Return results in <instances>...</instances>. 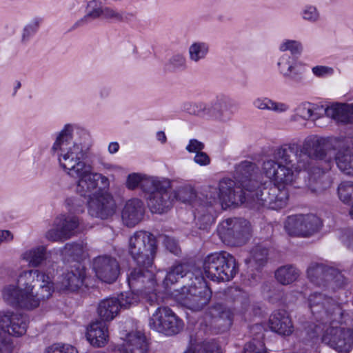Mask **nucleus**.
Instances as JSON below:
<instances>
[{
    "instance_id": "nucleus-1",
    "label": "nucleus",
    "mask_w": 353,
    "mask_h": 353,
    "mask_svg": "<svg viewBox=\"0 0 353 353\" xmlns=\"http://www.w3.org/2000/svg\"><path fill=\"white\" fill-rule=\"evenodd\" d=\"M243 189L236 187L235 182L227 178L219 181L218 188L211 185L205 187L197 201L195 219L204 225H209L213 223L215 212L220 207L226 209L243 203H247L252 208L259 209L262 207L257 203L254 189Z\"/></svg>"
},
{
    "instance_id": "nucleus-2",
    "label": "nucleus",
    "mask_w": 353,
    "mask_h": 353,
    "mask_svg": "<svg viewBox=\"0 0 353 353\" xmlns=\"http://www.w3.org/2000/svg\"><path fill=\"white\" fill-rule=\"evenodd\" d=\"M53 291L54 284L48 274L39 270H30L20 273L17 285H6L2 297L12 307L32 310L48 299Z\"/></svg>"
},
{
    "instance_id": "nucleus-3",
    "label": "nucleus",
    "mask_w": 353,
    "mask_h": 353,
    "mask_svg": "<svg viewBox=\"0 0 353 353\" xmlns=\"http://www.w3.org/2000/svg\"><path fill=\"white\" fill-rule=\"evenodd\" d=\"M263 171L268 178L274 181V185L270 188L259 187L254 189L257 203L262 207L272 210L284 208L289 198L286 187L296 181L299 172L305 175V171H298L297 168L293 170L288 166L271 160L263 163Z\"/></svg>"
},
{
    "instance_id": "nucleus-4",
    "label": "nucleus",
    "mask_w": 353,
    "mask_h": 353,
    "mask_svg": "<svg viewBox=\"0 0 353 353\" xmlns=\"http://www.w3.org/2000/svg\"><path fill=\"white\" fill-rule=\"evenodd\" d=\"M151 267L137 265L130 268L127 274V281L131 290L135 291L151 305L158 303L160 299L161 287L157 283V275H154Z\"/></svg>"
},
{
    "instance_id": "nucleus-5",
    "label": "nucleus",
    "mask_w": 353,
    "mask_h": 353,
    "mask_svg": "<svg viewBox=\"0 0 353 353\" xmlns=\"http://www.w3.org/2000/svg\"><path fill=\"white\" fill-rule=\"evenodd\" d=\"M204 275L214 281H229L239 272L236 259L231 254L221 251L208 255L203 261Z\"/></svg>"
},
{
    "instance_id": "nucleus-6",
    "label": "nucleus",
    "mask_w": 353,
    "mask_h": 353,
    "mask_svg": "<svg viewBox=\"0 0 353 353\" xmlns=\"http://www.w3.org/2000/svg\"><path fill=\"white\" fill-rule=\"evenodd\" d=\"M28 325V319L21 314L10 311L0 312V353H12L14 344L12 340L6 336L19 337L26 334Z\"/></svg>"
},
{
    "instance_id": "nucleus-7",
    "label": "nucleus",
    "mask_w": 353,
    "mask_h": 353,
    "mask_svg": "<svg viewBox=\"0 0 353 353\" xmlns=\"http://www.w3.org/2000/svg\"><path fill=\"white\" fill-rule=\"evenodd\" d=\"M174 294L176 300L187 308L199 311L210 301L212 292L203 276H195L190 285L183 286Z\"/></svg>"
},
{
    "instance_id": "nucleus-8",
    "label": "nucleus",
    "mask_w": 353,
    "mask_h": 353,
    "mask_svg": "<svg viewBox=\"0 0 353 353\" xmlns=\"http://www.w3.org/2000/svg\"><path fill=\"white\" fill-rule=\"evenodd\" d=\"M157 252V241L148 232L137 231L129 239L128 253L137 265L152 267Z\"/></svg>"
},
{
    "instance_id": "nucleus-9",
    "label": "nucleus",
    "mask_w": 353,
    "mask_h": 353,
    "mask_svg": "<svg viewBox=\"0 0 353 353\" xmlns=\"http://www.w3.org/2000/svg\"><path fill=\"white\" fill-rule=\"evenodd\" d=\"M308 305L317 320L340 323L343 319V310L338 301L319 292H313L308 297Z\"/></svg>"
},
{
    "instance_id": "nucleus-10",
    "label": "nucleus",
    "mask_w": 353,
    "mask_h": 353,
    "mask_svg": "<svg viewBox=\"0 0 353 353\" xmlns=\"http://www.w3.org/2000/svg\"><path fill=\"white\" fill-rule=\"evenodd\" d=\"M170 187L171 181L169 179L157 177L154 184L147 190L148 205L152 213L162 214L172 207L173 199L168 191Z\"/></svg>"
},
{
    "instance_id": "nucleus-11",
    "label": "nucleus",
    "mask_w": 353,
    "mask_h": 353,
    "mask_svg": "<svg viewBox=\"0 0 353 353\" xmlns=\"http://www.w3.org/2000/svg\"><path fill=\"white\" fill-rule=\"evenodd\" d=\"M151 329L166 336H172L183 328V322L168 307H159L149 319Z\"/></svg>"
},
{
    "instance_id": "nucleus-12",
    "label": "nucleus",
    "mask_w": 353,
    "mask_h": 353,
    "mask_svg": "<svg viewBox=\"0 0 353 353\" xmlns=\"http://www.w3.org/2000/svg\"><path fill=\"white\" fill-rule=\"evenodd\" d=\"M307 275L314 284L332 290L345 284V278L339 270L323 263H311L307 268Z\"/></svg>"
},
{
    "instance_id": "nucleus-13",
    "label": "nucleus",
    "mask_w": 353,
    "mask_h": 353,
    "mask_svg": "<svg viewBox=\"0 0 353 353\" xmlns=\"http://www.w3.org/2000/svg\"><path fill=\"white\" fill-rule=\"evenodd\" d=\"M345 321V313L343 319L339 323ZM330 326L325 330L322 341L328 344L331 347L339 352L347 353L353 347V331L351 329H346L337 326L338 322L330 321L327 322Z\"/></svg>"
},
{
    "instance_id": "nucleus-14",
    "label": "nucleus",
    "mask_w": 353,
    "mask_h": 353,
    "mask_svg": "<svg viewBox=\"0 0 353 353\" xmlns=\"http://www.w3.org/2000/svg\"><path fill=\"white\" fill-rule=\"evenodd\" d=\"M321 227L320 219L314 214L290 216L284 228L290 236L307 237L317 232Z\"/></svg>"
},
{
    "instance_id": "nucleus-15",
    "label": "nucleus",
    "mask_w": 353,
    "mask_h": 353,
    "mask_svg": "<svg viewBox=\"0 0 353 353\" xmlns=\"http://www.w3.org/2000/svg\"><path fill=\"white\" fill-rule=\"evenodd\" d=\"M217 232L223 241L228 243H241L244 242L250 234V225L243 219L228 218L219 224Z\"/></svg>"
},
{
    "instance_id": "nucleus-16",
    "label": "nucleus",
    "mask_w": 353,
    "mask_h": 353,
    "mask_svg": "<svg viewBox=\"0 0 353 353\" xmlns=\"http://www.w3.org/2000/svg\"><path fill=\"white\" fill-rule=\"evenodd\" d=\"M117 205L108 189L97 190L88 199V214L95 218L107 219L116 212Z\"/></svg>"
},
{
    "instance_id": "nucleus-17",
    "label": "nucleus",
    "mask_w": 353,
    "mask_h": 353,
    "mask_svg": "<svg viewBox=\"0 0 353 353\" xmlns=\"http://www.w3.org/2000/svg\"><path fill=\"white\" fill-rule=\"evenodd\" d=\"M76 177L79 178L77 191L83 196L89 197L94 192L108 189L110 186L109 179L101 174L92 172L88 165Z\"/></svg>"
},
{
    "instance_id": "nucleus-18",
    "label": "nucleus",
    "mask_w": 353,
    "mask_h": 353,
    "mask_svg": "<svg viewBox=\"0 0 353 353\" xmlns=\"http://www.w3.org/2000/svg\"><path fill=\"white\" fill-rule=\"evenodd\" d=\"M79 225L77 216L71 214H61L55 219L54 228L49 230L46 234V237L52 241H65L76 234Z\"/></svg>"
},
{
    "instance_id": "nucleus-19",
    "label": "nucleus",
    "mask_w": 353,
    "mask_h": 353,
    "mask_svg": "<svg viewBox=\"0 0 353 353\" xmlns=\"http://www.w3.org/2000/svg\"><path fill=\"white\" fill-rule=\"evenodd\" d=\"M318 138L305 139L302 145L296 142H290L279 146L266 145L263 148V154H314L317 153Z\"/></svg>"
},
{
    "instance_id": "nucleus-20",
    "label": "nucleus",
    "mask_w": 353,
    "mask_h": 353,
    "mask_svg": "<svg viewBox=\"0 0 353 353\" xmlns=\"http://www.w3.org/2000/svg\"><path fill=\"white\" fill-rule=\"evenodd\" d=\"M92 269L99 279L108 283L115 281L120 273V266L117 259L108 255L94 258Z\"/></svg>"
},
{
    "instance_id": "nucleus-21",
    "label": "nucleus",
    "mask_w": 353,
    "mask_h": 353,
    "mask_svg": "<svg viewBox=\"0 0 353 353\" xmlns=\"http://www.w3.org/2000/svg\"><path fill=\"white\" fill-rule=\"evenodd\" d=\"M73 127L67 124L63 129L58 134L54 143L52 151L58 154H85L88 152V147H80L79 144L72 141Z\"/></svg>"
},
{
    "instance_id": "nucleus-22",
    "label": "nucleus",
    "mask_w": 353,
    "mask_h": 353,
    "mask_svg": "<svg viewBox=\"0 0 353 353\" xmlns=\"http://www.w3.org/2000/svg\"><path fill=\"white\" fill-rule=\"evenodd\" d=\"M85 277V268L77 263L62 274L58 281V288L60 290H77L83 285Z\"/></svg>"
},
{
    "instance_id": "nucleus-23",
    "label": "nucleus",
    "mask_w": 353,
    "mask_h": 353,
    "mask_svg": "<svg viewBox=\"0 0 353 353\" xmlns=\"http://www.w3.org/2000/svg\"><path fill=\"white\" fill-rule=\"evenodd\" d=\"M120 353H147L148 344L143 333L136 331L128 333L123 343L117 347Z\"/></svg>"
},
{
    "instance_id": "nucleus-24",
    "label": "nucleus",
    "mask_w": 353,
    "mask_h": 353,
    "mask_svg": "<svg viewBox=\"0 0 353 353\" xmlns=\"http://www.w3.org/2000/svg\"><path fill=\"white\" fill-rule=\"evenodd\" d=\"M85 337L92 346L103 347L109 341L108 327L103 321H95L87 327Z\"/></svg>"
},
{
    "instance_id": "nucleus-25",
    "label": "nucleus",
    "mask_w": 353,
    "mask_h": 353,
    "mask_svg": "<svg viewBox=\"0 0 353 353\" xmlns=\"http://www.w3.org/2000/svg\"><path fill=\"white\" fill-rule=\"evenodd\" d=\"M143 201L137 198L126 201L122 212L121 218L123 223L128 227H133L141 221L144 214Z\"/></svg>"
},
{
    "instance_id": "nucleus-26",
    "label": "nucleus",
    "mask_w": 353,
    "mask_h": 353,
    "mask_svg": "<svg viewBox=\"0 0 353 353\" xmlns=\"http://www.w3.org/2000/svg\"><path fill=\"white\" fill-rule=\"evenodd\" d=\"M237 105L232 101H217L208 108L207 116L220 122L226 123L232 119Z\"/></svg>"
},
{
    "instance_id": "nucleus-27",
    "label": "nucleus",
    "mask_w": 353,
    "mask_h": 353,
    "mask_svg": "<svg viewBox=\"0 0 353 353\" xmlns=\"http://www.w3.org/2000/svg\"><path fill=\"white\" fill-rule=\"evenodd\" d=\"M208 315L212 319L214 325L218 327L221 332L228 330L232 325L233 314L230 309L221 304L211 307Z\"/></svg>"
},
{
    "instance_id": "nucleus-28",
    "label": "nucleus",
    "mask_w": 353,
    "mask_h": 353,
    "mask_svg": "<svg viewBox=\"0 0 353 353\" xmlns=\"http://www.w3.org/2000/svg\"><path fill=\"white\" fill-rule=\"evenodd\" d=\"M270 329L283 336L290 335L294 330L291 319L285 310L274 311L270 317Z\"/></svg>"
},
{
    "instance_id": "nucleus-29",
    "label": "nucleus",
    "mask_w": 353,
    "mask_h": 353,
    "mask_svg": "<svg viewBox=\"0 0 353 353\" xmlns=\"http://www.w3.org/2000/svg\"><path fill=\"white\" fill-rule=\"evenodd\" d=\"M325 114L338 122L344 123L353 122V103L334 104L327 107Z\"/></svg>"
},
{
    "instance_id": "nucleus-30",
    "label": "nucleus",
    "mask_w": 353,
    "mask_h": 353,
    "mask_svg": "<svg viewBox=\"0 0 353 353\" xmlns=\"http://www.w3.org/2000/svg\"><path fill=\"white\" fill-rule=\"evenodd\" d=\"M157 178V176L132 172L127 176L125 185L130 190H134L140 188L143 192H145L150 187L154 184Z\"/></svg>"
},
{
    "instance_id": "nucleus-31",
    "label": "nucleus",
    "mask_w": 353,
    "mask_h": 353,
    "mask_svg": "<svg viewBox=\"0 0 353 353\" xmlns=\"http://www.w3.org/2000/svg\"><path fill=\"white\" fill-rule=\"evenodd\" d=\"M119 312V303L116 298H108L101 301L98 305L97 313L102 321L114 319Z\"/></svg>"
},
{
    "instance_id": "nucleus-32",
    "label": "nucleus",
    "mask_w": 353,
    "mask_h": 353,
    "mask_svg": "<svg viewBox=\"0 0 353 353\" xmlns=\"http://www.w3.org/2000/svg\"><path fill=\"white\" fill-rule=\"evenodd\" d=\"M343 140L337 138H318V149L316 154H326L336 152L337 154H343L346 151Z\"/></svg>"
},
{
    "instance_id": "nucleus-33",
    "label": "nucleus",
    "mask_w": 353,
    "mask_h": 353,
    "mask_svg": "<svg viewBox=\"0 0 353 353\" xmlns=\"http://www.w3.org/2000/svg\"><path fill=\"white\" fill-rule=\"evenodd\" d=\"M60 166L72 176H77L87 165L79 156H59Z\"/></svg>"
},
{
    "instance_id": "nucleus-34",
    "label": "nucleus",
    "mask_w": 353,
    "mask_h": 353,
    "mask_svg": "<svg viewBox=\"0 0 353 353\" xmlns=\"http://www.w3.org/2000/svg\"><path fill=\"white\" fill-rule=\"evenodd\" d=\"M189 272V267L187 264H174L172 265L167 271L162 285H160L161 289L167 290L172 285L178 282V281L186 276Z\"/></svg>"
},
{
    "instance_id": "nucleus-35",
    "label": "nucleus",
    "mask_w": 353,
    "mask_h": 353,
    "mask_svg": "<svg viewBox=\"0 0 353 353\" xmlns=\"http://www.w3.org/2000/svg\"><path fill=\"white\" fill-rule=\"evenodd\" d=\"M296 65L295 59L286 54L283 55L278 62L280 71L285 77L298 81L301 78V72Z\"/></svg>"
},
{
    "instance_id": "nucleus-36",
    "label": "nucleus",
    "mask_w": 353,
    "mask_h": 353,
    "mask_svg": "<svg viewBox=\"0 0 353 353\" xmlns=\"http://www.w3.org/2000/svg\"><path fill=\"white\" fill-rule=\"evenodd\" d=\"M21 258L27 262L30 267H39L46 259V248L39 245L28 249L21 254Z\"/></svg>"
},
{
    "instance_id": "nucleus-37",
    "label": "nucleus",
    "mask_w": 353,
    "mask_h": 353,
    "mask_svg": "<svg viewBox=\"0 0 353 353\" xmlns=\"http://www.w3.org/2000/svg\"><path fill=\"white\" fill-rule=\"evenodd\" d=\"M60 252L65 259L72 258L77 261L85 259L88 255L86 245L82 242L66 243Z\"/></svg>"
},
{
    "instance_id": "nucleus-38",
    "label": "nucleus",
    "mask_w": 353,
    "mask_h": 353,
    "mask_svg": "<svg viewBox=\"0 0 353 353\" xmlns=\"http://www.w3.org/2000/svg\"><path fill=\"white\" fill-rule=\"evenodd\" d=\"M299 276V271L293 265H288L279 268L275 272L276 280L283 285L295 281Z\"/></svg>"
},
{
    "instance_id": "nucleus-39",
    "label": "nucleus",
    "mask_w": 353,
    "mask_h": 353,
    "mask_svg": "<svg viewBox=\"0 0 353 353\" xmlns=\"http://www.w3.org/2000/svg\"><path fill=\"white\" fill-rule=\"evenodd\" d=\"M256 170V167L255 164L249 161H243L236 167V174H238L239 176L245 178V180L242 181L243 188H249L245 184L247 181H248L249 183H252V187H254V183H256L252 181L250 177L252 176V174L255 172Z\"/></svg>"
},
{
    "instance_id": "nucleus-40",
    "label": "nucleus",
    "mask_w": 353,
    "mask_h": 353,
    "mask_svg": "<svg viewBox=\"0 0 353 353\" xmlns=\"http://www.w3.org/2000/svg\"><path fill=\"white\" fill-rule=\"evenodd\" d=\"M170 194L173 201H179L182 203L191 201L196 195L193 188L188 184L176 188Z\"/></svg>"
},
{
    "instance_id": "nucleus-41",
    "label": "nucleus",
    "mask_w": 353,
    "mask_h": 353,
    "mask_svg": "<svg viewBox=\"0 0 353 353\" xmlns=\"http://www.w3.org/2000/svg\"><path fill=\"white\" fill-rule=\"evenodd\" d=\"M323 171L319 168H314L312 170H308L310 174L309 187L313 192H319L323 190L326 186L322 185L321 182L324 179Z\"/></svg>"
},
{
    "instance_id": "nucleus-42",
    "label": "nucleus",
    "mask_w": 353,
    "mask_h": 353,
    "mask_svg": "<svg viewBox=\"0 0 353 353\" xmlns=\"http://www.w3.org/2000/svg\"><path fill=\"white\" fill-rule=\"evenodd\" d=\"M208 44L203 42L194 43L190 46L189 54L192 61L195 62L203 59L208 52Z\"/></svg>"
},
{
    "instance_id": "nucleus-43",
    "label": "nucleus",
    "mask_w": 353,
    "mask_h": 353,
    "mask_svg": "<svg viewBox=\"0 0 353 353\" xmlns=\"http://www.w3.org/2000/svg\"><path fill=\"white\" fill-rule=\"evenodd\" d=\"M139 296H141L140 294L133 290L121 293L119 299H117L119 308H129L131 306L136 305L139 301Z\"/></svg>"
},
{
    "instance_id": "nucleus-44",
    "label": "nucleus",
    "mask_w": 353,
    "mask_h": 353,
    "mask_svg": "<svg viewBox=\"0 0 353 353\" xmlns=\"http://www.w3.org/2000/svg\"><path fill=\"white\" fill-rule=\"evenodd\" d=\"M338 194L343 203L352 204L353 203V183L350 182L341 183L338 188Z\"/></svg>"
},
{
    "instance_id": "nucleus-45",
    "label": "nucleus",
    "mask_w": 353,
    "mask_h": 353,
    "mask_svg": "<svg viewBox=\"0 0 353 353\" xmlns=\"http://www.w3.org/2000/svg\"><path fill=\"white\" fill-rule=\"evenodd\" d=\"M338 168L347 175H353V156H336Z\"/></svg>"
},
{
    "instance_id": "nucleus-46",
    "label": "nucleus",
    "mask_w": 353,
    "mask_h": 353,
    "mask_svg": "<svg viewBox=\"0 0 353 353\" xmlns=\"http://www.w3.org/2000/svg\"><path fill=\"white\" fill-rule=\"evenodd\" d=\"M184 353H221L219 345L215 342H204L199 345L195 350L188 349Z\"/></svg>"
},
{
    "instance_id": "nucleus-47",
    "label": "nucleus",
    "mask_w": 353,
    "mask_h": 353,
    "mask_svg": "<svg viewBox=\"0 0 353 353\" xmlns=\"http://www.w3.org/2000/svg\"><path fill=\"white\" fill-rule=\"evenodd\" d=\"M102 7H96L93 8L91 10H90L86 15H85L83 18L78 20L72 27L70 30H74L78 27H80L87 23H88L92 19H95L102 16Z\"/></svg>"
},
{
    "instance_id": "nucleus-48",
    "label": "nucleus",
    "mask_w": 353,
    "mask_h": 353,
    "mask_svg": "<svg viewBox=\"0 0 353 353\" xmlns=\"http://www.w3.org/2000/svg\"><path fill=\"white\" fill-rule=\"evenodd\" d=\"M296 113L299 116L305 120L311 119L312 121H315L319 118L318 113L314 112L309 103L300 105L296 109Z\"/></svg>"
},
{
    "instance_id": "nucleus-49",
    "label": "nucleus",
    "mask_w": 353,
    "mask_h": 353,
    "mask_svg": "<svg viewBox=\"0 0 353 353\" xmlns=\"http://www.w3.org/2000/svg\"><path fill=\"white\" fill-rule=\"evenodd\" d=\"M268 250L261 246H257L252 250L250 257L246 260L248 263L252 261L261 265L267 259Z\"/></svg>"
},
{
    "instance_id": "nucleus-50",
    "label": "nucleus",
    "mask_w": 353,
    "mask_h": 353,
    "mask_svg": "<svg viewBox=\"0 0 353 353\" xmlns=\"http://www.w3.org/2000/svg\"><path fill=\"white\" fill-rule=\"evenodd\" d=\"M303 50L301 43L295 40H287L280 46V50L285 52L290 51L293 56L299 55Z\"/></svg>"
},
{
    "instance_id": "nucleus-51",
    "label": "nucleus",
    "mask_w": 353,
    "mask_h": 353,
    "mask_svg": "<svg viewBox=\"0 0 353 353\" xmlns=\"http://www.w3.org/2000/svg\"><path fill=\"white\" fill-rule=\"evenodd\" d=\"M208 108V107L202 103H188L185 104V109L188 113L197 116L207 115Z\"/></svg>"
},
{
    "instance_id": "nucleus-52",
    "label": "nucleus",
    "mask_w": 353,
    "mask_h": 353,
    "mask_svg": "<svg viewBox=\"0 0 353 353\" xmlns=\"http://www.w3.org/2000/svg\"><path fill=\"white\" fill-rule=\"evenodd\" d=\"M265 345L263 341L253 339L252 341L246 343L244 346V353H257L260 352Z\"/></svg>"
},
{
    "instance_id": "nucleus-53",
    "label": "nucleus",
    "mask_w": 353,
    "mask_h": 353,
    "mask_svg": "<svg viewBox=\"0 0 353 353\" xmlns=\"http://www.w3.org/2000/svg\"><path fill=\"white\" fill-rule=\"evenodd\" d=\"M205 145L204 144L196 140V139H191L186 146V150L188 152L195 153L196 154H206V153L203 152Z\"/></svg>"
},
{
    "instance_id": "nucleus-54",
    "label": "nucleus",
    "mask_w": 353,
    "mask_h": 353,
    "mask_svg": "<svg viewBox=\"0 0 353 353\" xmlns=\"http://www.w3.org/2000/svg\"><path fill=\"white\" fill-rule=\"evenodd\" d=\"M169 66L174 70L185 69V59L181 54L174 55L169 61Z\"/></svg>"
},
{
    "instance_id": "nucleus-55",
    "label": "nucleus",
    "mask_w": 353,
    "mask_h": 353,
    "mask_svg": "<svg viewBox=\"0 0 353 353\" xmlns=\"http://www.w3.org/2000/svg\"><path fill=\"white\" fill-rule=\"evenodd\" d=\"M102 11V17L104 19H113L118 21H122L123 20V17L121 13L117 12L116 10L110 8H103Z\"/></svg>"
},
{
    "instance_id": "nucleus-56",
    "label": "nucleus",
    "mask_w": 353,
    "mask_h": 353,
    "mask_svg": "<svg viewBox=\"0 0 353 353\" xmlns=\"http://www.w3.org/2000/svg\"><path fill=\"white\" fill-rule=\"evenodd\" d=\"M163 244L167 250L175 255H177L179 253L180 249L174 239L166 236L163 239Z\"/></svg>"
},
{
    "instance_id": "nucleus-57",
    "label": "nucleus",
    "mask_w": 353,
    "mask_h": 353,
    "mask_svg": "<svg viewBox=\"0 0 353 353\" xmlns=\"http://www.w3.org/2000/svg\"><path fill=\"white\" fill-rule=\"evenodd\" d=\"M303 17L305 20L315 21L319 18V13L315 7L309 6L307 7L303 12Z\"/></svg>"
},
{
    "instance_id": "nucleus-58",
    "label": "nucleus",
    "mask_w": 353,
    "mask_h": 353,
    "mask_svg": "<svg viewBox=\"0 0 353 353\" xmlns=\"http://www.w3.org/2000/svg\"><path fill=\"white\" fill-rule=\"evenodd\" d=\"M39 21L38 19H35L32 24H29L26 26L23 29L22 41H25L29 38L30 35L35 32L39 27Z\"/></svg>"
},
{
    "instance_id": "nucleus-59",
    "label": "nucleus",
    "mask_w": 353,
    "mask_h": 353,
    "mask_svg": "<svg viewBox=\"0 0 353 353\" xmlns=\"http://www.w3.org/2000/svg\"><path fill=\"white\" fill-rule=\"evenodd\" d=\"M268 102L270 103L269 110H272L277 113L286 112L289 109V106L284 103L275 102L272 100Z\"/></svg>"
},
{
    "instance_id": "nucleus-60",
    "label": "nucleus",
    "mask_w": 353,
    "mask_h": 353,
    "mask_svg": "<svg viewBox=\"0 0 353 353\" xmlns=\"http://www.w3.org/2000/svg\"><path fill=\"white\" fill-rule=\"evenodd\" d=\"M312 72L317 77H323L325 74L332 73L333 70L327 66L318 65L312 68Z\"/></svg>"
},
{
    "instance_id": "nucleus-61",
    "label": "nucleus",
    "mask_w": 353,
    "mask_h": 353,
    "mask_svg": "<svg viewBox=\"0 0 353 353\" xmlns=\"http://www.w3.org/2000/svg\"><path fill=\"white\" fill-rule=\"evenodd\" d=\"M271 99H269L268 98L265 99H256L254 100L253 104L255 108L259 109V110H269L270 108V103L268 101H270Z\"/></svg>"
},
{
    "instance_id": "nucleus-62",
    "label": "nucleus",
    "mask_w": 353,
    "mask_h": 353,
    "mask_svg": "<svg viewBox=\"0 0 353 353\" xmlns=\"http://www.w3.org/2000/svg\"><path fill=\"white\" fill-rule=\"evenodd\" d=\"M193 160L201 166L208 165L210 163L209 156H194Z\"/></svg>"
},
{
    "instance_id": "nucleus-63",
    "label": "nucleus",
    "mask_w": 353,
    "mask_h": 353,
    "mask_svg": "<svg viewBox=\"0 0 353 353\" xmlns=\"http://www.w3.org/2000/svg\"><path fill=\"white\" fill-rule=\"evenodd\" d=\"M60 346L62 353H79L78 350L71 344L60 343Z\"/></svg>"
},
{
    "instance_id": "nucleus-64",
    "label": "nucleus",
    "mask_w": 353,
    "mask_h": 353,
    "mask_svg": "<svg viewBox=\"0 0 353 353\" xmlns=\"http://www.w3.org/2000/svg\"><path fill=\"white\" fill-rule=\"evenodd\" d=\"M44 353H62L60 343H54L46 348Z\"/></svg>"
}]
</instances>
